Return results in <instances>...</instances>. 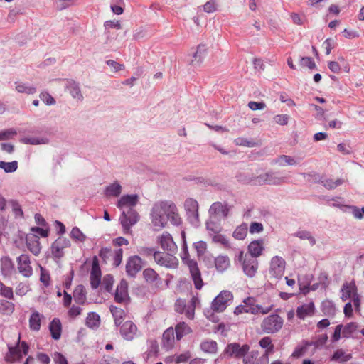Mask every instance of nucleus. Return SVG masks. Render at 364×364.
<instances>
[{"label":"nucleus","instance_id":"f257e3e1","mask_svg":"<svg viewBox=\"0 0 364 364\" xmlns=\"http://www.w3.org/2000/svg\"><path fill=\"white\" fill-rule=\"evenodd\" d=\"M168 220L174 225L181 223L176 206L169 201L156 203L151 212V223L153 229L156 231L161 230L166 227Z\"/></svg>","mask_w":364,"mask_h":364},{"label":"nucleus","instance_id":"f03ea898","mask_svg":"<svg viewBox=\"0 0 364 364\" xmlns=\"http://www.w3.org/2000/svg\"><path fill=\"white\" fill-rule=\"evenodd\" d=\"M341 299L343 301L351 299L357 311H360V299L357 292L355 282H351L343 284L341 289Z\"/></svg>","mask_w":364,"mask_h":364},{"label":"nucleus","instance_id":"7ed1b4c3","mask_svg":"<svg viewBox=\"0 0 364 364\" xmlns=\"http://www.w3.org/2000/svg\"><path fill=\"white\" fill-rule=\"evenodd\" d=\"M283 319L278 315L272 314L265 318L262 328L267 333H274L282 328Z\"/></svg>","mask_w":364,"mask_h":364},{"label":"nucleus","instance_id":"20e7f679","mask_svg":"<svg viewBox=\"0 0 364 364\" xmlns=\"http://www.w3.org/2000/svg\"><path fill=\"white\" fill-rule=\"evenodd\" d=\"M182 261L189 268L196 288L200 289L203 287V280L196 262L191 259L188 256L183 257Z\"/></svg>","mask_w":364,"mask_h":364},{"label":"nucleus","instance_id":"39448f33","mask_svg":"<svg viewBox=\"0 0 364 364\" xmlns=\"http://www.w3.org/2000/svg\"><path fill=\"white\" fill-rule=\"evenodd\" d=\"M154 258L159 265L167 268L174 269L178 265V260L172 254L156 252Z\"/></svg>","mask_w":364,"mask_h":364},{"label":"nucleus","instance_id":"423d86ee","mask_svg":"<svg viewBox=\"0 0 364 364\" xmlns=\"http://www.w3.org/2000/svg\"><path fill=\"white\" fill-rule=\"evenodd\" d=\"M120 334L126 341H133L140 336V331L136 325L132 321L124 322L120 328Z\"/></svg>","mask_w":364,"mask_h":364},{"label":"nucleus","instance_id":"0eeeda50","mask_svg":"<svg viewBox=\"0 0 364 364\" xmlns=\"http://www.w3.org/2000/svg\"><path fill=\"white\" fill-rule=\"evenodd\" d=\"M71 245L70 241L66 237H58L51 245V254L53 257L60 259L64 256L65 251Z\"/></svg>","mask_w":364,"mask_h":364},{"label":"nucleus","instance_id":"6e6552de","mask_svg":"<svg viewBox=\"0 0 364 364\" xmlns=\"http://www.w3.org/2000/svg\"><path fill=\"white\" fill-rule=\"evenodd\" d=\"M119 220L124 231L129 232L131 227L139 221V215L134 210H130L127 212H123Z\"/></svg>","mask_w":364,"mask_h":364},{"label":"nucleus","instance_id":"1a4fd4ad","mask_svg":"<svg viewBox=\"0 0 364 364\" xmlns=\"http://www.w3.org/2000/svg\"><path fill=\"white\" fill-rule=\"evenodd\" d=\"M239 259L243 261L242 267L244 273L250 278L255 277L258 269V262L254 259L246 258L243 252H240Z\"/></svg>","mask_w":364,"mask_h":364},{"label":"nucleus","instance_id":"9d476101","mask_svg":"<svg viewBox=\"0 0 364 364\" xmlns=\"http://www.w3.org/2000/svg\"><path fill=\"white\" fill-rule=\"evenodd\" d=\"M232 297L230 291H222L212 301V309L217 311H224L228 302L232 300Z\"/></svg>","mask_w":364,"mask_h":364},{"label":"nucleus","instance_id":"9b49d317","mask_svg":"<svg viewBox=\"0 0 364 364\" xmlns=\"http://www.w3.org/2000/svg\"><path fill=\"white\" fill-rule=\"evenodd\" d=\"M138 200L139 196L136 194L124 195L118 200L117 206L123 213L126 210H133Z\"/></svg>","mask_w":364,"mask_h":364},{"label":"nucleus","instance_id":"f8f14e48","mask_svg":"<svg viewBox=\"0 0 364 364\" xmlns=\"http://www.w3.org/2000/svg\"><path fill=\"white\" fill-rule=\"evenodd\" d=\"M250 350L247 344L240 346L238 343H231L228 345L224 350V355L228 357H242L244 356Z\"/></svg>","mask_w":364,"mask_h":364},{"label":"nucleus","instance_id":"ddd939ff","mask_svg":"<svg viewBox=\"0 0 364 364\" xmlns=\"http://www.w3.org/2000/svg\"><path fill=\"white\" fill-rule=\"evenodd\" d=\"M285 270V262L279 257H274L270 263V274L275 278H281Z\"/></svg>","mask_w":364,"mask_h":364},{"label":"nucleus","instance_id":"4468645a","mask_svg":"<svg viewBox=\"0 0 364 364\" xmlns=\"http://www.w3.org/2000/svg\"><path fill=\"white\" fill-rule=\"evenodd\" d=\"M29 346L28 344L23 341H18V346L15 348H9V359L11 361H16L20 360L23 355L28 353Z\"/></svg>","mask_w":364,"mask_h":364},{"label":"nucleus","instance_id":"2eb2a0df","mask_svg":"<svg viewBox=\"0 0 364 364\" xmlns=\"http://www.w3.org/2000/svg\"><path fill=\"white\" fill-rule=\"evenodd\" d=\"M328 68L333 73H339L343 70L345 73L350 72V65L348 61L342 56L338 57L336 60H332L328 63Z\"/></svg>","mask_w":364,"mask_h":364},{"label":"nucleus","instance_id":"dca6fc26","mask_svg":"<svg viewBox=\"0 0 364 364\" xmlns=\"http://www.w3.org/2000/svg\"><path fill=\"white\" fill-rule=\"evenodd\" d=\"M316 311V308L314 302H309L304 304L296 309V316L301 320H305L308 318L312 317Z\"/></svg>","mask_w":364,"mask_h":364},{"label":"nucleus","instance_id":"f3484780","mask_svg":"<svg viewBox=\"0 0 364 364\" xmlns=\"http://www.w3.org/2000/svg\"><path fill=\"white\" fill-rule=\"evenodd\" d=\"M142 268L141 258L137 256L131 257L126 265L127 272L130 276H134Z\"/></svg>","mask_w":364,"mask_h":364},{"label":"nucleus","instance_id":"a211bd4d","mask_svg":"<svg viewBox=\"0 0 364 364\" xmlns=\"http://www.w3.org/2000/svg\"><path fill=\"white\" fill-rule=\"evenodd\" d=\"M18 269L19 272L26 277H28L32 274L30 260L27 255H21L18 258Z\"/></svg>","mask_w":364,"mask_h":364},{"label":"nucleus","instance_id":"6ab92c4d","mask_svg":"<svg viewBox=\"0 0 364 364\" xmlns=\"http://www.w3.org/2000/svg\"><path fill=\"white\" fill-rule=\"evenodd\" d=\"M114 299L118 302H125L129 300L128 285L126 281L122 280L117 286Z\"/></svg>","mask_w":364,"mask_h":364},{"label":"nucleus","instance_id":"aec40b11","mask_svg":"<svg viewBox=\"0 0 364 364\" xmlns=\"http://www.w3.org/2000/svg\"><path fill=\"white\" fill-rule=\"evenodd\" d=\"M191 356V353L189 350H187L179 354H175L171 356H168L165 358L164 361L166 363H186L190 360Z\"/></svg>","mask_w":364,"mask_h":364},{"label":"nucleus","instance_id":"412c9836","mask_svg":"<svg viewBox=\"0 0 364 364\" xmlns=\"http://www.w3.org/2000/svg\"><path fill=\"white\" fill-rule=\"evenodd\" d=\"M159 241L161 247L164 250L173 252L177 249L176 245L173 242L171 235L168 232L163 233L159 237Z\"/></svg>","mask_w":364,"mask_h":364},{"label":"nucleus","instance_id":"4be33fe9","mask_svg":"<svg viewBox=\"0 0 364 364\" xmlns=\"http://www.w3.org/2000/svg\"><path fill=\"white\" fill-rule=\"evenodd\" d=\"M26 242L30 251L34 255H38L41 252V245L38 236L33 233L26 235Z\"/></svg>","mask_w":364,"mask_h":364},{"label":"nucleus","instance_id":"5701e85b","mask_svg":"<svg viewBox=\"0 0 364 364\" xmlns=\"http://www.w3.org/2000/svg\"><path fill=\"white\" fill-rule=\"evenodd\" d=\"M264 249L262 240L252 241L248 245V252L254 257H259Z\"/></svg>","mask_w":364,"mask_h":364},{"label":"nucleus","instance_id":"b1692460","mask_svg":"<svg viewBox=\"0 0 364 364\" xmlns=\"http://www.w3.org/2000/svg\"><path fill=\"white\" fill-rule=\"evenodd\" d=\"M101 281V270L97 262L94 261L92 263V270L90 273V283L93 288H97Z\"/></svg>","mask_w":364,"mask_h":364},{"label":"nucleus","instance_id":"393cba45","mask_svg":"<svg viewBox=\"0 0 364 364\" xmlns=\"http://www.w3.org/2000/svg\"><path fill=\"white\" fill-rule=\"evenodd\" d=\"M209 212L213 216V220L220 217L224 218L228 215L227 208L220 203H213L211 205Z\"/></svg>","mask_w":364,"mask_h":364},{"label":"nucleus","instance_id":"a878e982","mask_svg":"<svg viewBox=\"0 0 364 364\" xmlns=\"http://www.w3.org/2000/svg\"><path fill=\"white\" fill-rule=\"evenodd\" d=\"M50 358L48 355L39 353L36 357L29 356L24 364H49Z\"/></svg>","mask_w":364,"mask_h":364},{"label":"nucleus","instance_id":"bb28decb","mask_svg":"<svg viewBox=\"0 0 364 364\" xmlns=\"http://www.w3.org/2000/svg\"><path fill=\"white\" fill-rule=\"evenodd\" d=\"M208 48L205 45L200 44L197 46L196 51L193 54V63H199L202 62L207 54Z\"/></svg>","mask_w":364,"mask_h":364},{"label":"nucleus","instance_id":"cd10ccee","mask_svg":"<svg viewBox=\"0 0 364 364\" xmlns=\"http://www.w3.org/2000/svg\"><path fill=\"white\" fill-rule=\"evenodd\" d=\"M176 336L178 341L192 332L191 327L185 322L179 323L175 328Z\"/></svg>","mask_w":364,"mask_h":364},{"label":"nucleus","instance_id":"c85d7f7f","mask_svg":"<svg viewBox=\"0 0 364 364\" xmlns=\"http://www.w3.org/2000/svg\"><path fill=\"white\" fill-rule=\"evenodd\" d=\"M62 326L59 319L55 318L50 324V331L53 338L58 340L61 336Z\"/></svg>","mask_w":364,"mask_h":364},{"label":"nucleus","instance_id":"c756f323","mask_svg":"<svg viewBox=\"0 0 364 364\" xmlns=\"http://www.w3.org/2000/svg\"><path fill=\"white\" fill-rule=\"evenodd\" d=\"M257 353L252 352L244 358V364H267V358H257Z\"/></svg>","mask_w":364,"mask_h":364},{"label":"nucleus","instance_id":"7c9ffc66","mask_svg":"<svg viewBox=\"0 0 364 364\" xmlns=\"http://www.w3.org/2000/svg\"><path fill=\"white\" fill-rule=\"evenodd\" d=\"M70 236L74 241L78 243H84L87 240V235L77 227L72 228Z\"/></svg>","mask_w":364,"mask_h":364},{"label":"nucleus","instance_id":"2f4dec72","mask_svg":"<svg viewBox=\"0 0 364 364\" xmlns=\"http://www.w3.org/2000/svg\"><path fill=\"white\" fill-rule=\"evenodd\" d=\"M100 316L95 313L90 312L86 318V325L90 328H96L100 326Z\"/></svg>","mask_w":364,"mask_h":364},{"label":"nucleus","instance_id":"473e14b6","mask_svg":"<svg viewBox=\"0 0 364 364\" xmlns=\"http://www.w3.org/2000/svg\"><path fill=\"white\" fill-rule=\"evenodd\" d=\"M352 358L351 354L348 353L346 351L338 349L334 352L331 357V360L337 362H346Z\"/></svg>","mask_w":364,"mask_h":364},{"label":"nucleus","instance_id":"72a5a7b5","mask_svg":"<svg viewBox=\"0 0 364 364\" xmlns=\"http://www.w3.org/2000/svg\"><path fill=\"white\" fill-rule=\"evenodd\" d=\"M73 297L75 302L84 304L86 301V294L82 286H77L73 292Z\"/></svg>","mask_w":364,"mask_h":364},{"label":"nucleus","instance_id":"f704fd0d","mask_svg":"<svg viewBox=\"0 0 364 364\" xmlns=\"http://www.w3.org/2000/svg\"><path fill=\"white\" fill-rule=\"evenodd\" d=\"M122 192V186L117 181L106 187L105 193L108 196H118Z\"/></svg>","mask_w":364,"mask_h":364},{"label":"nucleus","instance_id":"c9c22d12","mask_svg":"<svg viewBox=\"0 0 364 364\" xmlns=\"http://www.w3.org/2000/svg\"><path fill=\"white\" fill-rule=\"evenodd\" d=\"M1 269L4 275H9L14 270L11 259L7 257H3L1 260Z\"/></svg>","mask_w":364,"mask_h":364},{"label":"nucleus","instance_id":"e433bc0d","mask_svg":"<svg viewBox=\"0 0 364 364\" xmlns=\"http://www.w3.org/2000/svg\"><path fill=\"white\" fill-rule=\"evenodd\" d=\"M358 329V325L355 322H350L343 326V337L350 338Z\"/></svg>","mask_w":364,"mask_h":364},{"label":"nucleus","instance_id":"4c0bfd02","mask_svg":"<svg viewBox=\"0 0 364 364\" xmlns=\"http://www.w3.org/2000/svg\"><path fill=\"white\" fill-rule=\"evenodd\" d=\"M111 311L114 318L115 324L117 326L120 325L125 316V312L124 311V310L119 309L117 307L112 306Z\"/></svg>","mask_w":364,"mask_h":364},{"label":"nucleus","instance_id":"58836bf2","mask_svg":"<svg viewBox=\"0 0 364 364\" xmlns=\"http://www.w3.org/2000/svg\"><path fill=\"white\" fill-rule=\"evenodd\" d=\"M198 301V299L195 297H193L192 299L187 304V306L185 309V311L183 314L186 315V316L190 319L193 318L194 312L196 309V304Z\"/></svg>","mask_w":364,"mask_h":364},{"label":"nucleus","instance_id":"ea45409f","mask_svg":"<svg viewBox=\"0 0 364 364\" xmlns=\"http://www.w3.org/2000/svg\"><path fill=\"white\" fill-rule=\"evenodd\" d=\"M229 265V259L225 256H219L215 259V267L220 272H223L227 269Z\"/></svg>","mask_w":364,"mask_h":364},{"label":"nucleus","instance_id":"a19ab883","mask_svg":"<svg viewBox=\"0 0 364 364\" xmlns=\"http://www.w3.org/2000/svg\"><path fill=\"white\" fill-rule=\"evenodd\" d=\"M163 342L168 346H171L174 342V331L172 328L166 329L163 334Z\"/></svg>","mask_w":364,"mask_h":364},{"label":"nucleus","instance_id":"79ce46f5","mask_svg":"<svg viewBox=\"0 0 364 364\" xmlns=\"http://www.w3.org/2000/svg\"><path fill=\"white\" fill-rule=\"evenodd\" d=\"M259 346L261 348L265 349L267 355L274 350V345L272 343V339L269 337H264L259 341Z\"/></svg>","mask_w":364,"mask_h":364},{"label":"nucleus","instance_id":"37998d69","mask_svg":"<svg viewBox=\"0 0 364 364\" xmlns=\"http://www.w3.org/2000/svg\"><path fill=\"white\" fill-rule=\"evenodd\" d=\"M201 350L207 353H214L217 350V343L215 341H205L200 344Z\"/></svg>","mask_w":364,"mask_h":364},{"label":"nucleus","instance_id":"c03bdc74","mask_svg":"<svg viewBox=\"0 0 364 364\" xmlns=\"http://www.w3.org/2000/svg\"><path fill=\"white\" fill-rule=\"evenodd\" d=\"M247 229L246 224L238 226L233 232V237L237 240L245 239L247 233Z\"/></svg>","mask_w":364,"mask_h":364},{"label":"nucleus","instance_id":"a18cd8bd","mask_svg":"<svg viewBox=\"0 0 364 364\" xmlns=\"http://www.w3.org/2000/svg\"><path fill=\"white\" fill-rule=\"evenodd\" d=\"M30 328L34 331H38L41 327V316L38 313L32 314L30 320Z\"/></svg>","mask_w":364,"mask_h":364},{"label":"nucleus","instance_id":"49530a36","mask_svg":"<svg viewBox=\"0 0 364 364\" xmlns=\"http://www.w3.org/2000/svg\"><path fill=\"white\" fill-rule=\"evenodd\" d=\"M18 168V163L16 161L11 162L0 161V168L6 173L14 172Z\"/></svg>","mask_w":364,"mask_h":364},{"label":"nucleus","instance_id":"de8ad7c7","mask_svg":"<svg viewBox=\"0 0 364 364\" xmlns=\"http://www.w3.org/2000/svg\"><path fill=\"white\" fill-rule=\"evenodd\" d=\"M14 307L11 302L8 301H0V313L3 314H11L14 311Z\"/></svg>","mask_w":364,"mask_h":364},{"label":"nucleus","instance_id":"09e8293b","mask_svg":"<svg viewBox=\"0 0 364 364\" xmlns=\"http://www.w3.org/2000/svg\"><path fill=\"white\" fill-rule=\"evenodd\" d=\"M146 36V31L143 27L136 28L132 33L133 40L137 41L142 39Z\"/></svg>","mask_w":364,"mask_h":364},{"label":"nucleus","instance_id":"8fccbe9b","mask_svg":"<svg viewBox=\"0 0 364 364\" xmlns=\"http://www.w3.org/2000/svg\"><path fill=\"white\" fill-rule=\"evenodd\" d=\"M256 309L257 311V314H266L270 312L273 308V304L271 301H268V303L265 305H262L259 304H256Z\"/></svg>","mask_w":364,"mask_h":364},{"label":"nucleus","instance_id":"3c124183","mask_svg":"<svg viewBox=\"0 0 364 364\" xmlns=\"http://www.w3.org/2000/svg\"><path fill=\"white\" fill-rule=\"evenodd\" d=\"M289 117L286 114H277L274 117V122L280 126L287 125L289 122Z\"/></svg>","mask_w":364,"mask_h":364},{"label":"nucleus","instance_id":"603ef678","mask_svg":"<svg viewBox=\"0 0 364 364\" xmlns=\"http://www.w3.org/2000/svg\"><path fill=\"white\" fill-rule=\"evenodd\" d=\"M143 275H144V279L148 282H152L157 279V274L152 269H146L143 272Z\"/></svg>","mask_w":364,"mask_h":364},{"label":"nucleus","instance_id":"864d4df0","mask_svg":"<svg viewBox=\"0 0 364 364\" xmlns=\"http://www.w3.org/2000/svg\"><path fill=\"white\" fill-rule=\"evenodd\" d=\"M277 163L280 166H286V165L293 166L296 164V161H294V159H292L288 156L284 155L278 159Z\"/></svg>","mask_w":364,"mask_h":364},{"label":"nucleus","instance_id":"5fc2aeb1","mask_svg":"<svg viewBox=\"0 0 364 364\" xmlns=\"http://www.w3.org/2000/svg\"><path fill=\"white\" fill-rule=\"evenodd\" d=\"M308 350V345L304 344L298 346L292 353V356L294 358H300L304 355Z\"/></svg>","mask_w":364,"mask_h":364},{"label":"nucleus","instance_id":"6e6d98bb","mask_svg":"<svg viewBox=\"0 0 364 364\" xmlns=\"http://www.w3.org/2000/svg\"><path fill=\"white\" fill-rule=\"evenodd\" d=\"M40 98L46 105H53L55 103L54 98L47 92H42L40 95Z\"/></svg>","mask_w":364,"mask_h":364},{"label":"nucleus","instance_id":"4d7b16f0","mask_svg":"<svg viewBox=\"0 0 364 364\" xmlns=\"http://www.w3.org/2000/svg\"><path fill=\"white\" fill-rule=\"evenodd\" d=\"M16 88L19 92L32 94L35 92V89L33 87H28L22 82L17 83Z\"/></svg>","mask_w":364,"mask_h":364},{"label":"nucleus","instance_id":"13d9d810","mask_svg":"<svg viewBox=\"0 0 364 364\" xmlns=\"http://www.w3.org/2000/svg\"><path fill=\"white\" fill-rule=\"evenodd\" d=\"M194 247L196 250L198 255H201L206 251L207 245L204 241H198L194 243Z\"/></svg>","mask_w":364,"mask_h":364},{"label":"nucleus","instance_id":"bf43d9fd","mask_svg":"<svg viewBox=\"0 0 364 364\" xmlns=\"http://www.w3.org/2000/svg\"><path fill=\"white\" fill-rule=\"evenodd\" d=\"M107 65L109 67L111 72H117L123 69L124 65L114 60H107Z\"/></svg>","mask_w":364,"mask_h":364},{"label":"nucleus","instance_id":"052dcab7","mask_svg":"<svg viewBox=\"0 0 364 364\" xmlns=\"http://www.w3.org/2000/svg\"><path fill=\"white\" fill-rule=\"evenodd\" d=\"M31 230V233L36 234L38 238H39V237H46L48 235V230L43 228H32Z\"/></svg>","mask_w":364,"mask_h":364},{"label":"nucleus","instance_id":"680f3d73","mask_svg":"<svg viewBox=\"0 0 364 364\" xmlns=\"http://www.w3.org/2000/svg\"><path fill=\"white\" fill-rule=\"evenodd\" d=\"M113 284H114V279L111 275H107L104 277L103 287L106 290H107V291L112 290Z\"/></svg>","mask_w":364,"mask_h":364},{"label":"nucleus","instance_id":"e2e57ef3","mask_svg":"<svg viewBox=\"0 0 364 364\" xmlns=\"http://www.w3.org/2000/svg\"><path fill=\"white\" fill-rule=\"evenodd\" d=\"M248 107L252 111H257L264 109L266 107V105L262 102H250L248 103Z\"/></svg>","mask_w":364,"mask_h":364},{"label":"nucleus","instance_id":"0e129e2a","mask_svg":"<svg viewBox=\"0 0 364 364\" xmlns=\"http://www.w3.org/2000/svg\"><path fill=\"white\" fill-rule=\"evenodd\" d=\"M301 65L303 67L308 68L309 69H314L316 68V64L314 61L309 57L302 58L301 60Z\"/></svg>","mask_w":364,"mask_h":364},{"label":"nucleus","instance_id":"69168bd1","mask_svg":"<svg viewBox=\"0 0 364 364\" xmlns=\"http://www.w3.org/2000/svg\"><path fill=\"white\" fill-rule=\"evenodd\" d=\"M0 294L9 299L13 297V291L12 289L8 287H4L3 284H0Z\"/></svg>","mask_w":364,"mask_h":364},{"label":"nucleus","instance_id":"338daca9","mask_svg":"<svg viewBox=\"0 0 364 364\" xmlns=\"http://www.w3.org/2000/svg\"><path fill=\"white\" fill-rule=\"evenodd\" d=\"M82 312V309L79 306H73L70 308V309L68 311V316L72 318H75L79 315H80Z\"/></svg>","mask_w":364,"mask_h":364},{"label":"nucleus","instance_id":"774afa93","mask_svg":"<svg viewBox=\"0 0 364 364\" xmlns=\"http://www.w3.org/2000/svg\"><path fill=\"white\" fill-rule=\"evenodd\" d=\"M53 358L54 362L57 364H68L65 357L60 353H55Z\"/></svg>","mask_w":364,"mask_h":364}]
</instances>
